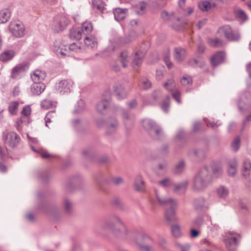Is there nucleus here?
I'll return each instance as SVG.
<instances>
[{
    "mask_svg": "<svg viewBox=\"0 0 251 251\" xmlns=\"http://www.w3.org/2000/svg\"><path fill=\"white\" fill-rule=\"evenodd\" d=\"M11 16V11L8 9H4L0 11V24L6 23Z\"/></svg>",
    "mask_w": 251,
    "mask_h": 251,
    "instance_id": "nucleus-36",
    "label": "nucleus"
},
{
    "mask_svg": "<svg viewBox=\"0 0 251 251\" xmlns=\"http://www.w3.org/2000/svg\"><path fill=\"white\" fill-rule=\"evenodd\" d=\"M83 34L82 33V30L80 28H73L70 29L69 36L73 40H80Z\"/></svg>",
    "mask_w": 251,
    "mask_h": 251,
    "instance_id": "nucleus-33",
    "label": "nucleus"
},
{
    "mask_svg": "<svg viewBox=\"0 0 251 251\" xmlns=\"http://www.w3.org/2000/svg\"><path fill=\"white\" fill-rule=\"evenodd\" d=\"M109 106V101L107 100L103 99L97 103V110L99 113L104 114L106 113Z\"/></svg>",
    "mask_w": 251,
    "mask_h": 251,
    "instance_id": "nucleus-29",
    "label": "nucleus"
},
{
    "mask_svg": "<svg viewBox=\"0 0 251 251\" xmlns=\"http://www.w3.org/2000/svg\"><path fill=\"white\" fill-rule=\"evenodd\" d=\"M147 8V4L145 2L142 1L134 7L135 12L139 15H142L145 12Z\"/></svg>",
    "mask_w": 251,
    "mask_h": 251,
    "instance_id": "nucleus-35",
    "label": "nucleus"
},
{
    "mask_svg": "<svg viewBox=\"0 0 251 251\" xmlns=\"http://www.w3.org/2000/svg\"><path fill=\"white\" fill-rule=\"evenodd\" d=\"M114 15L115 19L117 21H120L124 20L125 18V13L124 10L121 8H116L114 10Z\"/></svg>",
    "mask_w": 251,
    "mask_h": 251,
    "instance_id": "nucleus-44",
    "label": "nucleus"
},
{
    "mask_svg": "<svg viewBox=\"0 0 251 251\" xmlns=\"http://www.w3.org/2000/svg\"><path fill=\"white\" fill-rule=\"evenodd\" d=\"M118 126V122L115 118L109 119L106 124V133L110 134L115 132Z\"/></svg>",
    "mask_w": 251,
    "mask_h": 251,
    "instance_id": "nucleus-23",
    "label": "nucleus"
},
{
    "mask_svg": "<svg viewBox=\"0 0 251 251\" xmlns=\"http://www.w3.org/2000/svg\"><path fill=\"white\" fill-rule=\"evenodd\" d=\"M136 245L141 251H154V249L152 246L147 245L146 244L143 245V243L140 241H136Z\"/></svg>",
    "mask_w": 251,
    "mask_h": 251,
    "instance_id": "nucleus-51",
    "label": "nucleus"
},
{
    "mask_svg": "<svg viewBox=\"0 0 251 251\" xmlns=\"http://www.w3.org/2000/svg\"><path fill=\"white\" fill-rule=\"evenodd\" d=\"M154 140H161L164 138L165 134L162 128L157 125L149 134Z\"/></svg>",
    "mask_w": 251,
    "mask_h": 251,
    "instance_id": "nucleus-21",
    "label": "nucleus"
},
{
    "mask_svg": "<svg viewBox=\"0 0 251 251\" xmlns=\"http://www.w3.org/2000/svg\"><path fill=\"white\" fill-rule=\"evenodd\" d=\"M238 166V163L236 159L233 158L229 161L227 172L229 176H233L236 175Z\"/></svg>",
    "mask_w": 251,
    "mask_h": 251,
    "instance_id": "nucleus-24",
    "label": "nucleus"
},
{
    "mask_svg": "<svg viewBox=\"0 0 251 251\" xmlns=\"http://www.w3.org/2000/svg\"><path fill=\"white\" fill-rule=\"evenodd\" d=\"M217 193L220 198H225L228 194V190L225 187L221 186L217 189Z\"/></svg>",
    "mask_w": 251,
    "mask_h": 251,
    "instance_id": "nucleus-50",
    "label": "nucleus"
},
{
    "mask_svg": "<svg viewBox=\"0 0 251 251\" xmlns=\"http://www.w3.org/2000/svg\"><path fill=\"white\" fill-rule=\"evenodd\" d=\"M205 200L203 198L201 197L196 199L194 202L195 208L197 210H200L205 207Z\"/></svg>",
    "mask_w": 251,
    "mask_h": 251,
    "instance_id": "nucleus-45",
    "label": "nucleus"
},
{
    "mask_svg": "<svg viewBox=\"0 0 251 251\" xmlns=\"http://www.w3.org/2000/svg\"><path fill=\"white\" fill-rule=\"evenodd\" d=\"M180 83L182 85L188 86L192 83V79L191 76L185 75L180 79Z\"/></svg>",
    "mask_w": 251,
    "mask_h": 251,
    "instance_id": "nucleus-60",
    "label": "nucleus"
},
{
    "mask_svg": "<svg viewBox=\"0 0 251 251\" xmlns=\"http://www.w3.org/2000/svg\"><path fill=\"white\" fill-rule=\"evenodd\" d=\"M147 49H141L135 52L133 55L132 64L135 68L136 67L140 66L143 62V58L146 55Z\"/></svg>",
    "mask_w": 251,
    "mask_h": 251,
    "instance_id": "nucleus-13",
    "label": "nucleus"
},
{
    "mask_svg": "<svg viewBox=\"0 0 251 251\" xmlns=\"http://www.w3.org/2000/svg\"><path fill=\"white\" fill-rule=\"evenodd\" d=\"M129 58V53L127 50H124L121 52L119 60L124 68H126L127 66Z\"/></svg>",
    "mask_w": 251,
    "mask_h": 251,
    "instance_id": "nucleus-34",
    "label": "nucleus"
},
{
    "mask_svg": "<svg viewBox=\"0 0 251 251\" xmlns=\"http://www.w3.org/2000/svg\"><path fill=\"white\" fill-rule=\"evenodd\" d=\"M63 206L64 211L67 214L72 213L73 209L72 201L67 198H65L63 201Z\"/></svg>",
    "mask_w": 251,
    "mask_h": 251,
    "instance_id": "nucleus-40",
    "label": "nucleus"
},
{
    "mask_svg": "<svg viewBox=\"0 0 251 251\" xmlns=\"http://www.w3.org/2000/svg\"><path fill=\"white\" fill-rule=\"evenodd\" d=\"M84 42L85 46L88 48H90L92 49H94L97 48V40L95 37L93 36H85L84 37Z\"/></svg>",
    "mask_w": 251,
    "mask_h": 251,
    "instance_id": "nucleus-27",
    "label": "nucleus"
},
{
    "mask_svg": "<svg viewBox=\"0 0 251 251\" xmlns=\"http://www.w3.org/2000/svg\"><path fill=\"white\" fill-rule=\"evenodd\" d=\"M189 154L194 159L200 161L206 157L205 151L201 149H196L189 152Z\"/></svg>",
    "mask_w": 251,
    "mask_h": 251,
    "instance_id": "nucleus-25",
    "label": "nucleus"
},
{
    "mask_svg": "<svg viewBox=\"0 0 251 251\" xmlns=\"http://www.w3.org/2000/svg\"><path fill=\"white\" fill-rule=\"evenodd\" d=\"M138 240L143 243V245L149 243L151 241V238L147 234L143 233H139L134 239V242L136 244V241Z\"/></svg>",
    "mask_w": 251,
    "mask_h": 251,
    "instance_id": "nucleus-37",
    "label": "nucleus"
},
{
    "mask_svg": "<svg viewBox=\"0 0 251 251\" xmlns=\"http://www.w3.org/2000/svg\"><path fill=\"white\" fill-rule=\"evenodd\" d=\"M31 109L29 106L26 105L23 107L21 111L22 117H24V119L28 117L31 114Z\"/></svg>",
    "mask_w": 251,
    "mask_h": 251,
    "instance_id": "nucleus-62",
    "label": "nucleus"
},
{
    "mask_svg": "<svg viewBox=\"0 0 251 251\" xmlns=\"http://www.w3.org/2000/svg\"><path fill=\"white\" fill-rule=\"evenodd\" d=\"M46 87L44 83L34 82L30 86V92L33 96H39L45 91Z\"/></svg>",
    "mask_w": 251,
    "mask_h": 251,
    "instance_id": "nucleus-16",
    "label": "nucleus"
},
{
    "mask_svg": "<svg viewBox=\"0 0 251 251\" xmlns=\"http://www.w3.org/2000/svg\"><path fill=\"white\" fill-rule=\"evenodd\" d=\"M82 154L86 158L92 159L94 157V152L92 148H89L83 150Z\"/></svg>",
    "mask_w": 251,
    "mask_h": 251,
    "instance_id": "nucleus-53",
    "label": "nucleus"
},
{
    "mask_svg": "<svg viewBox=\"0 0 251 251\" xmlns=\"http://www.w3.org/2000/svg\"><path fill=\"white\" fill-rule=\"evenodd\" d=\"M221 29L228 40L233 42H237L240 40V35L238 31L233 30L229 25H225Z\"/></svg>",
    "mask_w": 251,
    "mask_h": 251,
    "instance_id": "nucleus-10",
    "label": "nucleus"
},
{
    "mask_svg": "<svg viewBox=\"0 0 251 251\" xmlns=\"http://www.w3.org/2000/svg\"><path fill=\"white\" fill-rule=\"evenodd\" d=\"M208 167L209 168L210 172L211 173V171H212L213 173L217 177L220 175L222 173V170L221 166L215 162L211 163L210 166Z\"/></svg>",
    "mask_w": 251,
    "mask_h": 251,
    "instance_id": "nucleus-39",
    "label": "nucleus"
},
{
    "mask_svg": "<svg viewBox=\"0 0 251 251\" xmlns=\"http://www.w3.org/2000/svg\"><path fill=\"white\" fill-rule=\"evenodd\" d=\"M204 223V220L202 216L197 217L194 221L195 226L197 227H201Z\"/></svg>",
    "mask_w": 251,
    "mask_h": 251,
    "instance_id": "nucleus-64",
    "label": "nucleus"
},
{
    "mask_svg": "<svg viewBox=\"0 0 251 251\" xmlns=\"http://www.w3.org/2000/svg\"><path fill=\"white\" fill-rule=\"evenodd\" d=\"M138 36V35L134 31L130 32L128 36L122 37L120 39V43L121 45H125L134 41Z\"/></svg>",
    "mask_w": 251,
    "mask_h": 251,
    "instance_id": "nucleus-30",
    "label": "nucleus"
},
{
    "mask_svg": "<svg viewBox=\"0 0 251 251\" xmlns=\"http://www.w3.org/2000/svg\"><path fill=\"white\" fill-rule=\"evenodd\" d=\"M186 55L187 52L185 49L180 47L175 48L174 57L176 61L178 62L183 61Z\"/></svg>",
    "mask_w": 251,
    "mask_h": 251,
    "instance_id": "nucleus-20",
    "label": "nucleus"
},
{
    "mask_svg": "<svg viewBox=\"0 0 251 251\" xmlns=\"http://www.w3.org/2000/svg\"><path fill=\"white\" fill-rule=\"evenodd\" d=\"M100 230L97 232L103 234L107 231H111L118 237L126 238L129 234V231L120 218L116 214L109 215L107 218L100 225Z\"/></svg>",
    "mask_w": 251,
    "mask_h": 251,
    "instance_id": "nucleus-1",
    "label": "nucleus"
},
{
    "mask_svg": "<svg viewBox=\"0 0 251 251\" xmlns=\"http://www.w3.org/2000/svg\"><path fill=\"white\" fill-rule=\"evenodd\" d=\"M30 76L33 82H42L46 77V74L45 72L36 70L31 73Z\"/></svg>",
    "mask_w": 251,
    "mask_h": 251,
    "instance_id": "nucleus-19",
    "label": "nucleus"
},
{
    "mask_svg": "<svg viewBox=\"0 0 251 251\" xmlns=\"http://www.w3.org/2000/svg\"><path fill=\"white\" fill-rule=\"evenodd\" d=\"M53 50L59 57L66 56L68 52L66 46L62 44L60 41H55L54 43Z\"/></svg>",
    "mask_w": 251,
    "mask_h": 251,
    "instance_id": "nucleus-15",
    "label": "nucleus"
},
{
    "mask_svg": "<svg viewBox=\"0 0 251 251\" xmlns=\"http://www.w3.org/2000/svg\"><path fill=\"white\" fill-rule=\"evenodd\" d=\"M29 64L27 62H24L18 64L13 68L11 76L12 78L16 79L19 77L21 73L25 72L28 68Z\"/></svg>",
    "mask_w": 251,
    "mask_h": 251,
    "instance_id": "nucleus-14",
    "label": "nucleus"
},
{
    "mask_svg": "<svg viewBox=\"0 0 251 251\" xmlns=\"http://www.w3.org/2000/svg\"><path fill=\"white\" fill-rule=\"evenodd\" d=\"M251 169V161L248 158H245L243 163L242 174L245 177L248 176L250 174Z\"/></svg>",
    "mask_w": 251,
    "mask_h": 251,
    "instance_id": "nucleus-32",
    "label": "nucleus"
},
{
    "mask_svg": "<svg viewBox=\"0 0 251 251\" xmlns=\"http://www.w3.org/2000/svg\"><path fill=\"white\" fill-rule=\"evenodd\" d=\"M240 235L234 232H229L226 234L225 242L227 249L230 251L235 250Z\"/></svg>",
    "mask_w": 251,
    "mask_h": 251,
    "instance_id": "nucleus-8",
    "label": "nucleus"
},
{
    "mask_svg": "<svg viewBox=\"0 0 251 251\" xmlns=\"http://www.w3.org/2000/svg\"><path fill=\"white\" fill-rule=\"evenodd\" d=\"M74 86L73 81L70 79H63L56 83L55 90L61 94H68L71 92Z\"/></svg>",
    "mask_w": 251,
    "mask_h": 251,
    "instance_id": "nucleus-7",
    "label": "nucleus"
},
{
    "mask_svg": "<svg viewBox=\"0 0 251 251\" xmlns=\"http://www.w3.org/2000/svg\"><path fill=\"white\" fill-rule=\"evenodd\" d=\"M82 30V34L85 35H88L93 30V26L90 22H84L82 24L81 27L80 28Z\"/></svg>",
    "mask_w": 251,
    "mask_h": 251,
    "instance_id": "nucleus-41",
    "label": "nucleus"
},
{
    "mask_svg": "<svg viewBox=\"0 0 251 251\" xmlns=\"http://www.w3.org/2000/svg\"><path fill=\"white\" fill-rule=\"evenodd\" d=\"M156 201H152L153 203H157L161 206H170L165 211V219L170 224L177 220L176 216V209L177 205V201L171 198L167 197L155 190Z\"/></svg>",
    "mask_w": 251,
    "mask_h": 251,
    "instance_id": "nucleus-2",
    "label": "nucleus"
},
{
    "mask_svg": "<svg viewBox=\"0 0 251 251\" xmlns=\"http://www.w3.org/2000/svg\"><path fill=\"white\" fill-rule=\"evenodd\" d=\"M251 104V98L249 93H246L241 96L238 101V106L241 112L247 109Z\"/></svg>",
    "mask_w": 251,
    "mask_h": 251,
    "instance_id": "nucleus-12",
    "label": "nucleus"
},
{
    "mask_svg": "<svg viewBox=\"0 0 251 251\" xmlns=\"http://www.w3.org/2000/svg\"><path fill=\"white\" fill-rule=\"evenodd\" d=\"M185 168V163L183 160H180L176 165L174 172L176 174L182 173Z\"/></svg>",
    "mask_w": 251,
    "mask_h": 251,
    "instance_id": "nucleus-54",
    "label": "nucleus"
},
{
    "mask_svg": "<svg viewBox=\"0 0 251 251\" xmlns=\"http://www.w3.org/2000/svg\"><path fill=\"white\" fill-rule=\"evenodd\" d=\"M41 105L43 108L47 109L54 106L55 105V103L51 100H45L42 101Z\"/></svg>",
    "mask_w": 251,
    "mask_h": 251,
    "instance_id": "nucleus-58",
    "label": "nucleus"
},
{
    "mask_svg": "<svg viewBox=\"0 0 251 251\" xmlns=\"http://www.w3.org/2000/svg\"><path fill=\"white\" fill-rule=\"evenodd\" d=\"M212 173L208 166L201 168L195 175L193 180V188L195 191H201L211 183Z\"/></svg>",
    "mask_w": 251,
    "mask_h": 251,
    "instance_id": "nucleus-3",
    "label": "nucleus"
},
{
    "mask_svg": "<svg viewBox=\"0 0 251 251\" xmlns=\"http://www.w3.org/2000/svg\"><path fill=\"white\" fill-rule=\"evenodd\" d=\"M93 8L98 13H103L105 10V4L102 0H92Z\"/></svg>",
    "mask_w": 251,
    "mask_h": 251,
    "instance_id": "nucleus-28",
    "label": "nucleus"
},
{
    "mask_svg": "<svg viewBox=\"0 0 251 251\" xmlns=\"http://www.w3.org/2000/svg\"><path fill=\"white\" fill-rule=\"evenodd\" d=\"M234 13L237 17L243 21H246L248 19L247 15L245 11L241 9H237L234 10Z\"/></svg>",
    "mask_w": 251,
    "mask_h": 251,
    "instance_id": "nucleus-55",
    "label": "nucleus"
},
{
    "mask_svg": "<svg viewBox=\"0 0 251 251\" xmlns=\"http://www.w3.org/2000/svg\"><path fill=\"white\" fill-rule=\"evenodd\" d=\"M113 89L118 100H122L126 97L127 93L122 84L118 83H115L113 85Z\"/></svg>",
    "mask_w": 251,
    "mask_h": 251,
    "instance_id": "nucleus-18",
    "label": "nucleus"
},
{
    "mask_svg": "<svg viewBox=\"0 0 251 251\" xmlns=\"http://www.w3.org/2000/svg\"><path fill=\"white\" fill-rule=\"evenodd\" d=\"M240 147V140L238 136L236 137L233 140L231 147L233 151H237Z\"/></svg>",
    "mask_w": 251,
    "mask_h": 251,
    "instance_id": "nucleus-57",
    "label": "nucleus"
},
{
    "mask_svg": "<svg viewBox=\"0 0 251 251\" xmlns=\"http://www.w3.org/2000/svg\"><path fill=\"white\" fill-rule=\"evenodd\" d=\"M9 29L11 33L16 37H22L25 35L24 25L19 21L11 22Z\"/></svg>",
    "mask_w": 251,
    "mask_h": 251,
    "instance_id": "nucleus-9",
    "label": "nucleus"
},
{
    "mask_svg": "<svg viewBox=\"0 0 251 251\" xmlns=\"http://www.w3.org/2000/svg\"><path fill=\"white\" fill-rule=\"evenodd\" d=\"M188 65L192 67L199 66L202 67L204 65V61L201 59H191L188 61Z\"/></svg>",
    "mask_w": 251,
    "mask_h": 251,
    "instance_id": "nucleus-48",
    "label": "nucleus"
},
{
    "mask_svg": "<svg viewBox=\"0 0 251 251\" xmlns=\"http://www.w3.org/2000/svg\"><path fill=\"white\" fill-rule=\"evenodd\" d=\"M111 204L114 206L117 207L120 209L123 208V204L122 200L119 198H114L111 201Z\"/></svg>",
    "mask_w": 251,
    "mask_h": 251,
    "instance_id": "nucleus-61",
    "label": "nucleus"
},
{
    "mask_svg": "<svg viewBox=\"0 0 251 251\" xmlns=\"http://www.w3.org/2000/svg\"><path fill=\"white\" fill-rule=\"evenodd\" d=\"M19 102L17 101H13L9 103L8 106L9 112L13 115H16L18 112Z\"/></svg>",
    "mask_w": 251,
    "mask_h": 251,
    "instance_id": "nucleus-43",
    "label": "nucleus"
},
{
    "mask_svg": "<svg viewBox=\"0 0 251 251\" xmlns=\"http://www.w3.org/2000/svg\"><path fill=\"white\" fill-rule=\"evenodd\" d=\"M199 7L202 11H207L212 7V4L207 0L199 2Z\"/></svg>",
    "mask_w": 251,
    "mask_h": 251,
    "instance_id": "nucleus-47",
    "label": "nucleus"
},
{
    "mask_svg": "<svg viewBox=\"0 0 251 251\" xmlns=\"http://www.w3.org/2000/svg\"><path fill=\"white\" fill-rule=\"evenodd\" d=\"M123 118L126 125L132 124L133 120L130 118V116L127 112L124 111L123 112Z\"/></svg>",
    "mask_w": 251,
    "mask_h": 251,
    "instance_id": "nucleus-63",
    "label": "nucleus"
},
{
    "mask_svg": "<svg viewBox=\"0 0 251 251\" xmlns=\"http://www.w3.org/2000/svg\"><path fill=\"white\" fill-rule=\"evenodd\" d=\"M31 148L34 152L39 153L43 158L46 159L51 156L46 150L42 149L36 150L32 146H31Z\"/></svg>",
    "mask_w": 251,
    "mask_h": 251,
    "instance_id": "nucleus-52",
    "label": "nucleus"
},
{
    "mask_svg": "<svg viewBox=\"0 0 251 251\" xmlns=\"http://www.w3.org/2000/svg\"><path fill=\"white\" fill-rule=\"evenodd\" d=\"M225 58V54L223 51L216 52L210 59L211 64L213 67H216L222 63Z\"/></svg>",
    "mask_w": 251,
    "mask_h": 251,
    "instance_id": "nucleus-17",
    "label": "nucleus"
},
{
    "mask_svg": "<svg viewBox=\"0 0 251 251\" xmlns=\"http://www.w3.org/2000/svg\"><path fill=\"white\" fill-rule=\"evenodd\" d=\"M208 43L211 46L214 47H221L223 45V41L219 38H209Z\"/></svg>",
    "mask_w": 251,
    "mask_h": 251,
    "instance_id": "nucleus-49",
    "label": "nucleus"
},
{
    "mask_svg": "<svg viewBox=\"0 0 251 251\" xmlns=\"http://www.w3.org/2000/svg\"><path fill=\"white\" fill-rule=\"evenodd\" d=\"M157 125L154 121L150 119H145L142 120V126L149 134Z\"/></svg>",
    "mask_w": 251,
    "mask_h": 251,
    "instance_id": "nucleus-22",
    "label": "nucleus"
},
{
    "mask_svg": "<svg viewBox=\"0 0 251 251\" xmlns=\"http://www.w3.org/2000/svg\"><path fill=\"white\" fill-rule=\"evenodd\" d=\"M171 232L175 238H179L181 236L180 227L177 224L173 225L171 227Z\"/></svg>",
    "mask_w": 251,
    "mask_h": 251,
    "instance_id": "nucleus-46",
    "label": "nucleus"
},
{
    "mask_svg": "<svg viewBox=\"0 0 251 251\" xmlns=\"http://www.w3.org/2000/svg\"><path fill=\"white\" fill-rule=\"evenodd\" d=\"M164 87L168 91H173L175 87L176 84L173 79H169L164 84Z\"/></svg>",
    "mask_w": 251,
    "mask_h": 251,
    "instance_id": "nucleus-56",
    "label": "nucleus"
},
{
    "mask_svg": "<svg viewBox=\"0 0 251 251\" xmlns=\"http://www.w3.org/2000/svg\"><path fill=\"white\" fill-rule=\"evenodd\" d=\"M38 209L55 221H57L61 216L59 209L54 205H49L44 202H40Z\"/></svg>",
    "mask_w": 251,
    "mask_h": 251,
    "instance_id": "nucleus-4",
    "label": "nucleus"
},
{
    "mask_svg": "<svg viewBox=\"0 0 251 251\" xmlns=\"http://www.w3.org/2000/svg\"><path fill=\"white\" fill-rule=\"evenodd\" d=\"M70 22V20L66 15H58L54 18L52 28L55 31L59 32L64 30Z\"/></svg>",
    "mask_w": 251,
    "mask_h": 251,
    "instance_id": "nucleus-6",
    "label": "nucleus"
},
{
    "mask_svg": "<svg viewBox=\"0 0 251 251\" xmlns=\"http://www.w3.org/2000/svg\"><path fill=\"white\" fill-rule=\"evenodd\" d=\"M188 182L187 180H184L178 184H175L173 186L174 187L173 192L177 194L183 193L186 190Z\"/></svg>",
    "mask_w": 251,
    "mask_h": 251,
    "instance_id": "nucleus-26",
    "label": "nucleus"
},
{
    "mask_svg": "<svg viewBox=\"0 0 251 251\" xmlns=\"http://www.w3.org/2000/svg\"><path fill=\"white\" fill-rule=\"evenodd\" d=\"M15 56V52L12 50H8L3 52L0 55V60L5 62L11 59Z\"/></svg>",
    "mask_w": 251,
    "mask_h": 251,
    "instance_id": "nucleus-38",
    "label": "nucleus"
},
{
    "mask_svg": "<svg viewBox=\"0 0 251 251\" xmlns=\"http://www.w3.org/2000/svg\"><path fill=\"white\" fill-rule=\"evenodd\" d=\"M133 187L136 191H143L144 190L145 182L140 175H138L135 178Z\"/></svg>",
    "mask_w": 251,
    "mask_h": 251,
    "instance_id": "nucleus-31",
    "label": "nucleus"
},
{
    "mask_svg": "<svg viewBox=\"0 0 251 251\" xmlns=\"http://www.w3.org/2000/svg\"><path fill=\"white\" fill-rule=\"evenodd\" d=\"M94 179L100 190L104 193H108V190L103 185L107 181L105 174L103 172H99L95 175Z\"/></svg>",
    "mask_w": 251,
    "mask_h": 251,
    "instance_id": "nucleus-11",
    "label": "nucleus"
},
{
    "mask_svg": "<svg viewBox=\"0 0 251 251\" xmlns=\"http://www.w3.org/2000/svg\"><path fill=\"white\" fill-rule=\"evenodd\" d=\"M158 184L164 188H170L174 185V181L170 178H165L157 182Z\"/></svg>",
    "mask_w": 251,
    "mask_h": 251,
    "instance_id": "nucleus-42",
    "label": "nucleus"
},
{
    "mask_svg": "<svg viewBox=\"0 0 251 251\" xmlns=\"http://www.w3.org/2000/svg\"><path fill=\"white\" fill-rule=\"evenodd\" d=\"M85 108V102L82 100H80L78 101L77 105L75 106V109L74 112L75 113H78L82 111Z\"/></svg>",
    "mask_w": 251,
    "mask_h": 251,
    "instance_id": "nucleus-59",
    "label": "nucleus"
},
{
    "mask_svg": "<svg viewBox=\"0 0 251 251\" xmlns=\"http://www.w3.org/2000/svg\"><path fill=\"white\" fill-rule=\"evenodd\" d=\"M2 140L5 144L15 148L19 144L21 138L16 132L5 130L3 132Z\"/></svg>",
    "mask_w": 251,
    "mask_h": 251,
    "instance_id": "nucleus-5",
    "label": "nucleus"
}]
</instances>
